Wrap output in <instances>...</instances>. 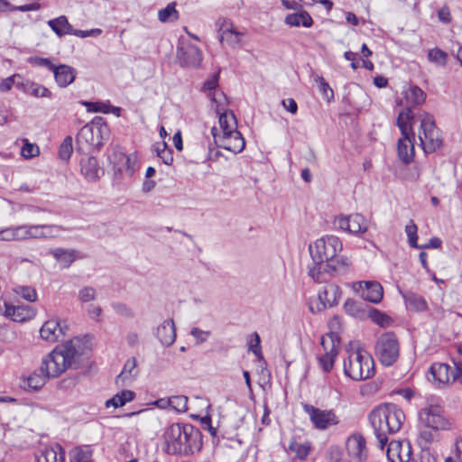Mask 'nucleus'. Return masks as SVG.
I'll list each match as a JSON object with an SVG mask.
<instances>
[{
    "mask_svg": "<svg viewBox=\"0 0 462 462\" xmlns=\"http://www.w3.org/2000/svg\"><path fill=\"white\" fill-rule=\"evenodd\" d=\"M455 368L446 363H433L429 369L428 380L438 387H442L453 381Z\"/></svg>",
    "mask_w": 462,
    "mask_h": 462,
    "instance_id": "nucleus-13",
    "label": "nucleus"
},
{
    "mask_svg": "<svg viewBox=\"0 0 462 462\" xmlns=\"http://www.w3.org/2000/svg\"><path fill=\"white\" fill-rule=\"evenodd\" d=\"M55 80L60 88H66L71 84L76 78V69L69 65L60 64L52 69Z\"/></svg>",
    "mask_w": 462,
    "mask_h": 462,
    "instance_id": "nucleus-23",
    "label": "nucleus"
},
{
    "mask_svg": "<svg viewBox=\"0 0 462 462\" xmlns=\"http://www.w3.org/2000/svg\"><path fill=\"white\" fill-rule=\"evenodd\" d=\"M48 25L59 37L69 34L72 29V25L65 15L48 21Z\"/></svg>",
    "mask_w": 462,
    "mask_h": 462,
    "instance_id": "nucleus-30",
    "label": "nucleus"
},
{
    "mask_svg": "<svg viewBox=\"0 0 462 462\" xmlns=\"http://www.w3.org/2000/svg\"><path fill=\"white\" fill-rule=\"evenodd\" d=\"M82 105L87 107L88 112H100L104 114H108V108L110 106L109 101L102 102H91V101H83Z\"/></svg>",
    "mask_w": 462,
    "mask_h": 462,
    "instance_id": "nucleus-48",
    "label": "nucleus"
},
{
    "mask_svg": "<svg viewBox=\"0 0 462 462\" xmlns=\"http://www.w3.org/2000/svg\"><path fill=\"white\" fill-rule=\"evenodd\" d=\"M219 79V72L214 73L212 77L204 82L203 89L205 90H214L218 86Z\"/></svg>",
    "mask_w": 462,
    "mask_h": 462,
    "instance_id": "nucleus-61",
    "label": "nucleus"
},
{
    "mask_svg": "<svg viewBox=\"0 0 462 462\" xmlns=\"http://www.w3.org/2000/svg\"><path fill=\"white\" fill-rule=\"evenodd\" d=\"M438 17L443 23H449L451 22V14L448 6H443L438 11Z\"/></svg>",
    "mask_w": 462,
    "mask_h": 462,
    "instance_id": "nucleus-63",
    "label": "nucleus"
},
{
    "mask_svg": "<svg viewBox=\"0 0 462 462\" xmlns=\"http://www.w3.org/2000/svg\"><path fill=\"white\" fill-rule=\"evenodd\" d=\"M368 316L375 324L381 328H388L393 322V319L389 315L374 308H371L368 310Z\"/></svg>",
    "mask_w": 462,
    "mask_h": 462,
    "instance_id": "nucleus-38",
    "label": "nucleus"
},
{
    "mask_svg": "<svg viewBox=\"0 0 462 462\" xmlns=\"http://www.w3.org/2000/svg\"><path fill=\"white\" fill-rule=\"evenodd\" d=\"M420 462H439L438 456L434 455L430 448H422L420 452Z\"/></svg>",
    "mask_w": 462,
    "mask_h": 462,
    "instance_id": "nucleus-62",
    "label": "nucleus"
},
{
    "mask_svg": "<svg viewBox=\"0 0 462 462\" xmlns=\"http://www.w3.org/2000/svg\"><path fill=\"white\" fill-rule=\"evenodd\" d=\"M283 107L290 113L295 115L298 111V105L293 98L283 99L282 102Z\"/></svg>",
    "mask_w": 462,
    "mask_h": 462,
    "instance_id": "nucleus-64",
    "label": "nucleus"
},
{
    "mask_svg": "<svg viewBox=\"0 0 462 462\" xmlns=\"http://www.w3.org/2000/svg\"><path fill=\"white\" fill-rule=\"evenodd\" d=\"M79 252L75 249H65L61 247L50 249L49 254L52 255L60 263L62 268H69L78 258Z\"/></svg>",
    "mask_w": 462,
    "mask_h": 462,
    "instance_id": "nucleus-26",
    "label": "nucleus"
},
{
    "mask_svg": "<svg viewBox=\"0 0 462 462\" xmlns=\"http://www.w3.org/2000/svg\"><path fill=\"white\" fill-rule=\"evenodd\" d=\"M163 438L165 451L170 455H192L203 445L200 430L189 423H172L166 428Z\"/></svg>",
    "mask_w": 462,
    "mask_h": 462,
    "instance_id": "nucleus-3",
    "label": "nucleus"
},
{
    "mask_svg": "<svg viewBox=\"0 0 462 462\" xmlns=\"http://www.w3.org/2000/svg\"><path fill=\"white\" fill-rule=\"evenodd\" d=\"M355 291L365 301L379 303L383 296V290L378 282H359L354 285Z\"/></svg>",
    "mask_w": 462,
    "mask_h": 462,
    "instance_id": "nucleus-12",
    "label": "nucleus"
},
{
    "mask_svg": "<svg viewBox=\"0 0 462 462\" xmlns=\"http://www.w3.org/2000/svg\"><path fill=\"white\" fill-rule=\"evenodd\" d=\"M156 337L162 345L165 346H171L176 339V328L173 319L164 320L157 328Z\"/></svg>",
    "mask_w": 462,
    "mask_h": 462,
    "instance_id": "nucleus-22",
    "label": "nucleus"
},
{
    "mask_svg": "<svg viewBox=\"0 0 462 462\" xmlns=\"http://www.w3.org/2000/svg\"><path fill=\"white\" fill-rule=\"evenodd\" d=\"M428 59L430 61L436 63L439 66H446L448 60V54L439 48H433L428 52Z\"/></svg>",
    "mask_w": 462,
    "mask_h": 462,
    "instance_id": "nucleus-44",
    "label": "nucleus"
},
{
    "mask_svg": "<svg viewBox=\"0 0 462 462\" xmlns=\"http://www.w3.org/2000/svg\"><path fill=\"white\" fill-rule=\"evenodd\" d=\"M303 411L310 416V420L318 430H324L330 426L339 423L337 416L332 410H321L311 404L302 405Z\"/></svg>",
    "mask_w": 462,
    "mask_h": 462,
    "instance_id": "nucleus-11",
    "label": "nucleus"
},
{
    "mask_svg": "<svg viewBox=\"0 0 462 462\" xmlns=\"http://www.w3.org/2000/svg\"><path fill=\"white\" fill-rule=\"evenodd\" d=\"M434 439L431 429L426 428L420 431L419 435V444L425 448H428V446L432 442Z\"/></svg>",
    "mask_w": 462,
    "mask_h": 462,
    "instance_id": "nucleus-55",
    "label": "nucleus"
},
{
    "mask_svg": "<svg viewBox=\"0 0 462 462\" xmlns=\"http://www.w3.org/2000/svg\"><path fill=\"white\" fill-rule=\"evenodd\" d=\"M50 378L45 373L39 372L32 373L27 378V385L29 388L38 391L46 383V380Z\"/></svg>",
    "mask_w": 462,
    "mask_h": 462,
    "instance_id": "nucleus-40",
    "label": "nucleus"
},
{
    "mask_svg": "<svg viewBox=\"0 0 462 462\" xmlns=\"http://www.w3.org/2000/svg\"><path fill=\"white\" fill-rule=\"evenodd\" d=\"M16 79H22L20 74H14L5 79H3L0 83V91L1 92H8L12 89L13 86L15 84Z\"/></svg>",
    "mask_w": 462,
    "mask_h": 462,
    "instance_id": "nucleus-57",
    "label": "nucleus"
},
{
    "mask_svg": "<svg viewBox=\"0 0 462 462\" xmlns=\"http://www.w3.org/2000/svg\"><path fill=\"white\" fill-rule=\"evenodd\" d=\"M43 226H52L53 228H43L42 238H53L58 236V232L64 231L65 228L59 225H42Z\"/></svg>",
    "mask_w": 462,
    "mask_h": 462,
    "instance_id": "nucleus-59",
    "label": "nucleus"
},
{
    "mask_svg": "<svg viewBox=\"0 0 462 462\" xmlns=\"http://www.w3.org/2000/svg\"><path fill=\"white\" fill-rule=\"evenodd\" d=\"M216 24L218 27V31L220 32L219 42L221 43L226 42L232 48L239 45L241 37L244 34L233 27V23L230 20L219 18Z\"/></svg>",
    "mask_w": 462,
    "mask_h": 462,
    "instance_id": "nucleus-15",
    "label": "nucleus"
},
{
    "mask_svg": "<svg viewBox=\"0 0 462 462\" xmlns=\"http://www.w3.org/2000/svg\"><path fill=\"white\" fill-rule=\"evenodd\" d=\"M343 245L338 237L326 236L309 245L312 264L308 274L314 282H328L332 277L345 274L350 265L347 257L339 256Z\"/></svg>",
    "mask_w": 462,
    "mask_h": 462,
    "instance_id": "nucleus-1",
    "label": "nucleus"
},
{
    "mask_svg": "<svg viewBox=\"0 0 462 462\" xmlns=\"http://www.w3.org/2000/svg\"><path fill=\"white\" fill-rule=\"evenodd\" d=\"M408 308L416 311H422L427 309L426 300L420 295L413 292H407L403 295Z\"/></svg>",
    "mask_w": 462,
    "mask_h": 462,
    "instance_id": "nucleus-33",
    "label": "nucleus"
},
{
    "mask_svg": "<svg viewBox=\"0 0 462 462\" xmlns=\"http://www.w3.org/2000/svg\"><path fill=\"white\" fill-rule=\"evenodd\" d=\"M386 455L391 462H409L412 451L410 442L392 440L387 443Z\"/></svg>",
    "mask_w": 462,
    "mask_h": 462,
    "instance_id": "nucleus-14",
    "label": "nucleus"
},
{
    "mask_svg": "<svg viewBox=\"0 0 462 462\" xmlns=\"http://www.w3.org/2000/svg\"><path fill=\"white\" fill-rule=\"evenodd\" d=\"M28 62L36 67H43L52 71L55 65L51 62V60L49 58H42L39 56H32L28 59Z\"/></svg>",
    "mask_w": 462,
    "mask_h": 462,
    "instance_id": "nucleus-53",
    "label": "nucleus"
},
{
    "mask_svg": "<svg viewBox=\"0 0 462 462\" xmlns=\"http://www.w3.org/2000/svg\"><path fill=\"white\" fill-rule=\"evenodd\" d=\"M109 128L105 119L101 116H95L92 121L85 125L78 133L76 141L79 144V150L83 149V145L99 150L103 146V140L108 136Z\"/></svg>",
    "mask_w": 462,
    "mask_h": 462,
    "instance_id": "nucleus-7",
    "label": "nucleus"
},
{
    "mask_svg": "<svg viewBox=\"0 0 462 462\" xmlns=\"http://www.w3.org/2000/svg\"><path fill=\"white\" fill-rule=\"evenodd\" d=\"M220 146L234 153L241 152L245 146V139L239 131H233L220 139Z\"/></svg>",
    "mask_w": 462,
    "mask_h": 462,
    "instance_id": "nucleus-21",
    "label": "nucleus"
},
{
    "mask_svg": "<svg viewBox=\"0 0 462 462\" xmlns=\"http://www.w3.org/2000/svg\"><path fill=\"white\" fill-rule=\"evenodd\" d=\"M135 397V393L131 390H123L120 393L115 394L112 398L106 402V407L113 406L114 408H119L128 402H131Z\"/></svg>",
    "mask_w": 462,
    "mask_h": 462,
    "instance_id": "nucleus-32",
    "label": "nucleus"
},
{
    "mask_svg": "<svg viewBox=\"0 0 462 462\" xmlns=\"http://www.w3.org/2000/svg\"><path fill=\"white\" fill-rule=\"evenodd\" d=\"M353 342H349L346 350L347 359L344 361V374L354 381H363L371 378L375 374L373 356L361 347L352 348Z\"/></svg>",
    "mask_w": 462,
    "mask_h": 462,
    "instance_id": "nucleus-5",
    "label": "nucleus"
},
{
    "mask_svg": "<svg viewBox=\"0 0 462 462\" xmlns=\"http://www.w3.org/2000/svg\"><path fill=\"white\" fill-rule=\"evenodd\" d=\"M137 360L135 357L128 358L123 367L121 373L117 375L116 383L125 385L126 382H132L138 375Z\"/></svg>",
    "mask_w": 462,
    "mask_h": 462,
    "instance_id": "nucleus-25",
    "label": "nucleus"
},
{
    "mask_svg": "<svg viewBox=\"0 0 462 462\" xmlns=\"http://www.w3.org/2000/svg\"><path fill=\"white\" fill-rule=\"evenodd\" d=\"M157 156L162 159L164 164L171 165L173 162L172 150L170 149L165 142L156 146Z\"/></svg>",
    "mask_w": 462,
    "mask_h": 462,
    "instance_id": "nucleus-46",
    "label": "nucleus"
},
{
    "mask_svg": "<svg viewBox=\"0 0 462 462\" xmlns=\"http://www.w3.org/2000/svg\"><path fill=\"white\" fill-rule=\"evenodd\" d=\"M113 310L119 315L125 318H133L134 311L126 304L122 302H115L112 304Z\"/></svg>",
    "mask_w": 462,
    "mask_h": 462,
    "instance_id": "nucleus-56",
    "label": "nucleus"
},
{
    "mask_svg": "<svg viewBox=\"0 0 462 462\" xmlns=\"http://www.w3.org/2000/svg\"><path fill=\"white\" fill-rule=\"evenodd\" d=\"M284 23L287 25L293 27H299L301 25L305 28H310L313 24V19L308 12L301 10L299 13H293L286 15Z\"/></svg>",
    "mask_w": 462,
    "mask_h": 462,
    "instance_id": "nucleus-29",
    "label": "nucleus"
},
{
    "mask_svg": "<svg viewBox=\"0 0 462 462\" xmlns=\"http://www.w3.org/2000/svg\"><path fill=\"white\" fill-rule=\"evenodd\" d=\"M319 89L320 93L322 94L323 97L328 101L330 102L334 99V91L330 88V86L326 82L324 78L319 77Z\"/></svg>",
    "mask_w": 462,
    "mask_h": 462,
    "instance_id": "nucleus-54",
    "label": "nucleus"
},
{
    "mask_svg": "<svg viewBox=\"0 0 462 462\" xmlns=\"http://www.w3.org/2000/svg\"><path fill=\"white\" fill-rule=\"evenodd\" d=\"M218 122L225 135L233 131H237L236 117L232 111L226 110L220 113Z\"/></svg>",
    "mask_w": 462,
    "mask_h": 462,
    "instance_id": "nucleus-31",
    "label": "nucleus"
},
{
    "mask_svg": "<svg viewBox=\"0 0 462 462\" xmlns=\"http://www.w3.org/2000/svg\"><path fill=\"white\" fill-rule=\"evenodd\" d=\"M320 344L325 351L338 353L340 337L337 332L328 333L322 336Z\"/></svg>",
    "mask_w": 462,
    "mask_h": 462,
    "instance_id": "nucleus-35",
    "label": "nucleus"
},
{
    "mask_svg": "<svg viewBox=\"0 0 462 462\" xmlns=\"http://www.w3.org/2000/svg\"><path fill=\"white\" fill-rule=\"evenodd\" d=\"M337 353L332 351H325V354L319 357V363L323 371L328 373L332 370L335 363V358Z\"/></svg>",
    "mask_w": 462,
    "mask_h": 462,
    "instance_id": "nucleus-45",
    "label": "nucleus"
},
{
    "mask_svg": "<svg viewBox=\"0 0 462 462\" xmlns=\"http://www.w3.org/2000/svg\"><path fill=\"white\" fill-rule=\"evenodd\" d=\"M27 94L35 97H51V92L46 87L32 81H31V84L29 85V91Z\"/></svg>",
    "mask_w": 462,
    "mask_h": 462,
    "instance_id": "nucleus-49",
    "label": "nucleus"
},
{
    "mask_svg": "<svg viewBox=\"0 0 462 462\" xmlns=\"http://www.w3.org/2000/svg\"><path fill=\"white\" fill-rule=\"evenodd\" d=\"M60 329L59 330V319H51L42 326L40 335L42 339L53 343L60 339Z\"/></svg>",
    "mask_w": 462,
    "mask_h": 462,
    "instance_id": "nucleus-27",
    "label": "nucleus"
},
{
    "mask_svg": "<svg viewBox=\"0 0 462 462\" xmlns=\"http://www.w3.org/2000/svg\"><path fill=\"white\" fill-rule=\"evenodd\" d=\"M43 228H53L41 225H23L18 226V236L20 240L41 239L43 236Z\"/></svg>",
    "mask_w": 462,
    "mask_h": 462,
    "instance_id": "nucleus-28",
    "label": "nucleus"
},
{
    "mask_svg": "<svg viewBox=\"0 0 462 462\" xmlns=\"http://www.w3.org/2000/svg\"><path fill=\"white\" fill-rule=\"evenodd\" d=\"M289 449L295 453L296 457L300 459H304L310 451V448L304 444L298 443L296 441H292L289 445Z\"/></svg>",
    "mask_w": 462,
    "mask_h": 462,
    "instance_id": "nucleus-52",
    "label": "nucleus"
},
{
    "mask_svg": "<svg viewBox=\"0 0 462 462\" xmlns=\"http://www.w3.org/2000/svg\"><path fill=\"white\" fill-rule=\"evenodd\" d=\"M177 58L182 66L199 67L202 60V52L193 44L178 47Z\"/></svg>",
    "mask_w": 462,
    "mask_h": 462,
    "instance_id": "nucleus-16",
    "label": "nucleus"
},
{
    "mask_svg": "<svg viewBox=\"0 0 462 462\" xmlns=\"http://www.w3.org/2000/svg\"><path fill=\"white\" fill-rule=\"evenodd\" d=\"M5 315L14 321L23 322L35 316V310L29 305H9L5 302Z\"/></svg>",
    "mask_w": 462,
    "mask_h": 462,
    "instance_id": "nucleus-20",
    "label": "nucleus"
},
{
    "mask_svg": "<svg viewBox=\"0 0 462 462\" xmlns=\"http://www.w3.org/2000/svg\"><path fill=\"white\" fill-rule=\"evenodd\" d=\"M414 122L415 115L411 107H406L400 112L396 121L397 126L402 134V137L398 140L397 143V152L399 159L404 164L411 163L415 155V133L413 131Z\"/></svg>",
    "mask_w": 462,
    "mask_h": 462,
    "instance_id": "nucleus-6",
    "label": "nucleus"
},
{
    "mask_svg": "<svg viewBox=\"0 0 462 462\" xmlns=\"http://www.w3.org/2000/svg\"><path fill=\"white\" fill-rule=\"evenodd\" d=\"M406 99L411 105L420 106L425 102L426 94L420 88L412 86L406 93Z\"/></svg>",
    "mask_w": 462,
    "mask_h": 462,
    "instance_id": "nucleus-39",
    "label": "nucleus"
},
{
    "mask_svg": "<svg viewBox=\"0 0 462 462\" xmlns=\"http://www.w3.org/2000/svg\"><path fill=\"white\" fill-rule=\"evenodd\" d=\"M18 226L13 228H7L0 231V240L3 241H11V240H20L17 236Z\"/></svg>",
    "mask_w": 462,
    "mask_h": 462,
    "instance_id": "nucleus-58",
    "label": "nucleus"
},
{
    "mask_svg": "<svg viewBox=\"0 0 462 462\" xmlns=\"http://www.w3.org/2000/svg\"><path fill=\"white\" fill-rule=\"evenodd\" d=\"M96 297L97 291L91 286H85L79 291L78 298L83 303L95 300Z\"/></svg>",
    "mask_w": 462,
    "mask_h": 462,
    "instance_id": "nucleus-51",
    "label": "nucleus"
},
{
    "mask_svg": "<svg viewBox=\"0 0 462 462\" xmlns=\"http://www.w3.org/2000/svg\"><path fill=\"white\" fill-rule=\"evenodd\" d=\"M418 227L414 224L412 220L410 221V224L405 226V233L408 237V243L412 248H419L418 236H417Z\"/></svg>",
    "mask_w": 462,
    "mask_h": 462,
    "instance_id": "nucleus-50",
    "label": "nucleus"
},
{
    "mask_svg": "<svg viewBox=\"0 0 462 462\" xmlns=\"http://www.w3.org/2000/svg\"><path fill=\"white\" fill-rule=\"evenodd\" d=\"M344 309L347 314L353 317L362 318L365 314L363 303L353 299H348L346 300L344 304Z\"/></svg>",
    "mask_w": 462,
    "mask_h": 462,
    "instance_id": "nucleus-42",
    "label": "nucleus"
},
{
    "mask_svg": "<svg viewBox=\"0 0 462 462\" xmlns=\"http://www.w3.org/2000/svg\"><path fill=\"white\" fill-rule=\"evenodd\" d=\"M420 422L425 427L434 430H447L450 429L449 420L443 415V410L439 405H428L419 411Z\"/></svg>",
    "mask_w": 462,
    "mask_h": 462,
    "instance_id": "nucleus-10",
    "label": "nucleus"
},
{
    "mask_svg": "<svg viewBox=\"0 0 462 462\" xmlns=\"http://www.w3.org/2000/svg\"><path fill=\"white\" fill-rule=\"evenodd\" d=\"M93 450L90 446L76 447L70 451L72 462H91Z\"/></svg>",
    "mask_w": 462,
    "mask_h": 462,
    "instance_id": "nucleus-34",
    "label": "nucleus"
},
{
    "mask_svg": "<svg viewBox=\"0 0 462 462\" xmlns=\"http://www.w3.org/2000/svg\"><path fill=\"white\" fill-rule=\"evenodd\" d=\"M160 402H166L172 410L178 412H185L188 409V397L185 395H175L167 400L161 399Z\"/></svg>",
    "mask_w": 462,
    "mask_h": 462,
    "instance_id": "nucleus-36",
    "label": "nucleus"
},
{
    "mask_svg": "<svg viewBox=\"0 0 462 462\" xmlns=\"http://www.w3.org/2000/svg\"><path fill=\"white\" fill-rule=\"evenodd\" d=\"M79 339H70L60 346H57L41 365V372L45 373L50 378L58 377L67 368H78L79 350Z\"/></svg>",
    "mask_w": 462,
    "mask_h": 462,
    "instance_id": "nucleus-4",
    "label": "nucleus"
},
{
    "mask_svg": "<svg viewBox=\"0 0 462 462\" xmlns=\"http://www.w3.org/2000/svg\"><path fill=\"white\" fill-rule=\"evenodd\" d=\"M346 448L353 462H364L367 457L365 439L362 435H353L346 440Z\"/></svg>",
    "mask_w": 462,
    "mask_h": 462,
    "instance_id": "nucleus-17",
    "label": "nucleus"
},
{
    "mask_svg": "<svg viewBox=\"0 0 462 462\" xmlns=\"http://www.w3.org/2000/svg\"><path fill=\"white\" fill-rule=\"evenodd\" d=\"M340 298L341 290L337 285L333 283L326 285L323 290L319 292V300L324 309L337 304Z\"/></svg>",
    "mask_w": 462,
    "mask_h": 462,
    "instance_id": "nucleus-24",
    "label": "nucleus"
},
{
    "mask_svg": "<svg viewBox=\"0 0 462 462\" xmlns=\"http://www.w3.org/2000/svg\"><path fill=\"white\" fill-rule=\"evenodd\" d=\"M37 462H64L65 451L60 444L41 448L35 454Z\"/></svg>",
    "mask_w": 462,
    "mask_h": 462,
    "instance_id": "nucleus-18",
    "label": "nucleus"
},
{
    "mask_svg": "<svg viewBox=\"0 0 462 462\" xmlns=\"http://www.w3.org/2000/svg\"><path fill=\"white\" fill-rule=\"evenodd\" d=\"M419 138L425 153L436 152L442 144L440 133L436 127L434 117L425 114L420 121Z\"/></svg>",
    "mask_w": 462,
    "mask_h": 462,
    "instance_id": "nucleus-9",
    "label": "nucleus"
},
{
    "mask_svg": "<svg viewBox=\"0 0 462 462\" xmlns=\"http://www.w3.org/2000/svg\"><path fill=\"white\" fill-rule=\"evenodd\" d=\"M14 291L17 295H20L23 299L29 302H34L37 300V292L33 287L17 286Z\"/></svg>",
    "mask_w": 462,
    "mask_h": 462,
    "instance_id": "nucleus-47",
    "label": "nucleus"
},
{
    "mask_svg": "<svg viewBox=\"0 0 462 462\" xmlns=\"http://www.w3.org/2000/svg\"><path fill=\"white\" fill-rule=\"evenodd\" d=\"M377 446L383 450L388 443V436L398 432L404 420L402 410L396 404L383 403L374 408L368 415Z\"/></svg>",
    "mask_w": 462,
    "mask_h": 462,
    "instance_id": "nucleus-2",
    "label": "nucleus"
},
{
    "mask_svg": "<svg viewBox=\"0 0 462 462\" xmlns=\"http://www.w3.org/2000/svg\"><path fill=\"white\" fill-rule=\"evenodd\" d=\"M73 152L72 137L66 136L59 148V157L60 160L68 162Z\"/></svg>",
    "mask_w": 462,
    "mask_h": 462,
    "instance_id": "nucleus-43",
    "label": "nucleus"
},
{
    "mask_svg": "<svg viewBox=\"0 0 462 462\" xmlns=\"http://www.w3.org/2000/svg\"><path fill=\"white\" fill-rule=\"evenodd\" d=\"M179 16L175 2L168 4L165 8L158 12V19L162 23L175 22L179 19Z\"/></svg>",
    "mask_w": 462,
    "mask_h": 462,
    "instance_id": "nucleus-37",
    "label": "nucleus"
},
{
    "mask_svg": "<svg viewBox=\"0 0 462 462\" xmlns=\"http://www.w3.org/2000/svg\"><path fill=\"white\" fill-rule=\"evenodd\" d=\"M374 355L383 366H392L400 356V343L396 334L387 331L381 334L374 345Z\"/></svg>",
    "mask_w": 462,
    "mask_h": 462,
    "instance_id": "nucleus-8",
    "label": "nucleus"
},
{
    "mask_svg": "<svg viewBox=\"0 0 462 462\" xmlns=\"http://www.w3.org/2000/svg\"><path fill=\"white\" fill-rule=\"evenodd\" d=\"M123 168L125 173L132 177L135 171V160H133L131 156L125 155Z\"/></svg>",
    "mask_w": 462,
    "mask_h": 462,
    "instance_id": "nucleus-60",
    "label": "nucleus"
},
{
    "mask_svg": "<svg viewBox=\"0 0 462 462\" xmlns=\"http://www.w3.org/2000/svg\"><path fill=\"white\" fill-rule=\"evenodd\" d=\"M350 228L349 233L358 234L366 231L367 226L365 217L360 214H354L349 216Z\"/></svg>",
    "mask_w": 462,
    "mask_h": 462,
    "instance_id": "nucleus-41",
    "label": "nucleus"
},
{
    "mask_svg": "<svg viewBox=\"0 0 462 462\" xmlns=\"http://www.w3.org/2000/svg\"><path fill=\"white\" fill-rule=\"evenodd\" d=\"M79 163L80 172L88 181H96L104 174V170L94 156L82 158Z\"/></svg>",
    "mask_w": 462,
    "mask_h": 462,
    "instance_id": "nucleus-19",
    "label": "nucleus"
}]
</instances>
